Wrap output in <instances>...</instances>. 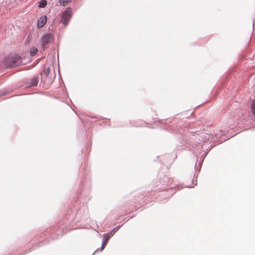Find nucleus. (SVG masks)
<instances>
[{
  "label": "nucleus",
  "instance_id": "1a4fd4ad",
  "mask_svg": "<svg viewBox=\"0 0 255 255\" xmlns=\"http://www.w3.org/2000/svg\"><path fill=\"white\" fill-rule=\"evenodd\" d=\"M47 5V1L45 0H41L39 3L38 6L39 7H45Z\"/></svg>",
  "mask_w": 255,
  "mask_h": 255
},
{
  "label": "nucleus",
  "instance_id": "0eeeda50",
  "mask_svg": "<svg viewBox=\"0 0 255 255\" xmlns=\"http://www.w3.org/2000/svg\"><path fill=\"white\" fill-rule=\"evenodd\" d=\"M39 81V78L37 77H33L31 80L30 82V86H36Z\"/></svg>",
  "mask_w": 255,
  "mask_h": 255
},
{
  "label": "nucleus",
  "instance_id": "39448f33",
  "mask_svg": "<svg viewBox=\"0 0 255 255\" xmlns=\"http://www.w3.org/2000/svg\"><path fill=\"white\" fill-rule=\"evenodd\" d=\"M72 15L71 9L67 8L62 13L61 21L65 25H67Z\"/></svg>",
  "mask_w": 255,
  "mask_h": 255
},
{
  "label": "nucleus",
  "instance_id": "f8f14e48",
  "mask_svg": "<svg viewBox=\"0 0 255 255\" xmlns=\"http://www.w3.org/2000/svg\"><path fill=\"white\" fill-rule=\"evenodd\" d=\"M96 252H97V251H95V252L93 254V255H94V254L95 253H96Z\"/></svg>",
  "mask_w": 255,
  "mask_h": 255
},
{
  "label": "nucleus",
  "instance_id": "9d476101",
  "mask_svg": "<svg viewBox=\"0 0 255 255\" xmlns=\"http://www.w3.org/2000/svg\"><path fill=\"white\" fill-rule=\"evenodd\" d=\"M71 0H59V3L63 6L66 5L68 3L70 2Z\"/></svg>",
  "mask_w": 255,
  "mask_h": 255
},
{
  "label": "nucleus",
  "instance_id": "9b49d317",
  "mask_svg": "<svg viewBox=\"0 0 255 255\" xmlns=\"http://www.w3.org/2000/svg\"><path fill=\"white\" fill-rule=\"evenodd\" d=\"M44 73L45 74V75L46 76H48L49 73H50V68L49 67H47L45 70H44Z\"/></svg>",
  "mask_w": 255,
  "mask_h": 255
},
{
  "label": "nucleus",
  "instance_id": "f03ea898",
  "mask_svg": "<svg viewBox=\"0 0 255 255\" xmlns=\"http://www.w3.org/2000/svg\"><path fill=\"white\" fill-rule=\"evenodd\" d=\"M21 57L18 55L11 56L5 59V65L6 67L13 68L19 65L21 62Z\"/></svg>",
  "mask_w": 255,
  "mask_h": 255
},
{
  "label": "nucleus",
  "instance_id": "423d86ee",
  "mask_svg": "<svg viewBox=\"0 0 255 255\" xmlns=\"http://www.w3.org/2000/svg\"><path fill=\"white\" fill-rule=\"evenodd\" d=\"M47 21V17L45 15L41 16L37 21V27L41 28L44 26Z\"/></svg>",
  "mask_w": 255,
  "mask_h": 255
},
{
  "label": "nucleus",
  "instance_id": "7ed1b4c3",
  "mask_svg": "<svg viewBox=\"0 0 255 255\" xmlns=\"http://www.w3.org/2000/svg\"><path fill=\"white\" fill-rule=\"evenodd\" d=\"M54 37L52 33H47L43 34L41 37V46L43 49L48 47V44L54 41Z\"/></svg>",
  "mask_w": 255,
  "mask_h": 255
},
{
  "label": "nucleus",
  "instance_id": "20e7f679",
  "mask_svg": "<svg viewBox=\"0 0 255 255\" xmlns=\"http://www.w3.org/2000/svg\"><path fill=\"white\" fill-rule=\"evenodd\" d=\"M120 226H118L111 230L109 233L103 235V241L101 246V251H103L110 238L116 233V232L120 229Z\"/></svg>",
  "mask_w": 255,
  "mask_h": 255
},
{
  "label": "nucleus",
  "instance_id": "f257e3e1",
  "mask_svg": "<svg viewBox=\"0 0 255 255\" xmlns=\"http://www.w3.org/2000/svg\"><path fill=\"white\" fill-rule=\"evenodd\" d=\"M224 132L222 130L214 132V134L209 133H204L202 136H203V139L205 142H222L226 140V138L224 137Z\"/></svg>",
  "mask_w": 255,
  "mask_h": 255
},
{
  "label": "nucleus",
  "instance_id": "6e6552de",
  "mask_svg": "<svg viewBox=\"0 0 255 255\" xmlns=\"http://www.w3.org/2000/svg\"><path fill=\"white\" fill-rule=\"evenodd\" d=\"M37 51H38L37 48L35 47H33L31 48V49H30V51H29L30 55L31 56H33L37 53Z\"/></svg>",
  "mask_w": 255,
  "mask_h": 255
}]
</instances>
